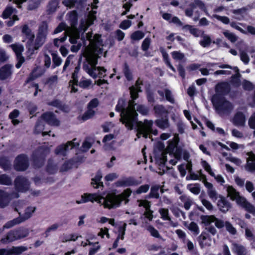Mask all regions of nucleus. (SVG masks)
<instances>
[{
  "instance_id": "nucleus-48",
  "label": "nucleus",
  "mask_w": 255,
  "mask_h": 255,
  "mask_svg": "<svg viewBox=\"0 0 255 255\" xmlns=\"http://www.w3.org/2000/svg\"><path fill=\"white\" fill-rule=\"evenodd\" d=\"M200 175L201 176V180H202V181H203L205 186L207 188L208 190H210L211 189H214L212 184L208 182L207 181L206 176H205V175H204L202 174V171H200Z\"/></svg>"
},
{
  "instance_id": "nucleus-5",
  "label": "nucleus",
  "mask_w": 255,
  "mask_h": 255,
  "mask_svg": "<svg viewBox=\"0 0 255 255\" xmlns=\"http://www.w3.org/2000/svg\"><path fill=\"white\" fill-rule=\"evenodd\" d=\"M44 121L51 126H58L59 125V121L51 113L48 112L43 114L37 121L34 130L35 132L36 133H39L42 132L43 136L46 134L50 135V133L51 132V131L49 132L43 131L44 127Z\"/></svg>"
},
{
  "instance_id": "nucleus-28",
  "label": "nucleus",
  "mask_w": 255,
  "mask_h": 255,
  "mask_svg": "<svg viewBox=\"0 0 255 255\" xmlns=\"http://www.w3.org/2000/svg\"><path fill=\"white\" fill-rule=\"evenodd\" d=\"M89 246H91L89 249V255H94L101 249V245L99 242H96L93 243L90 240H88Z\"/></svg>"
},
{
  "instance_id": "nucleus-26",
  "label": "nucleus",
  "mask_w": 255,
  "mask_h": 255,
  "mask_svg": "<svg viewBox=\"0 0 255 255\" xmlns=\"http://www.w3.org/2000/svg\"><path fill=\"white\" fill-rule=\"evenodd\" d=\"M248 158L246 165V169L248 171L253 172L255 171V155L252 153H248Z\"/></svg>"
},
{
  "instance_id": "nucleus-4",
  "label": "nucleus",
  "mask_w": 255,
  "mask_h": 255,
  "mask_svg": "<svg viewBox=\"0 0 255 255\" xmlns=\"http://www.w3.org/2000/svg\"><path fill=\"white\" fill-rule=\"evenodd\" d=\"M225 187L227 192V196L231 200L236 201L238 205L242 207L247 211L255 215V206L250 203L245 197L241 196L240 192L232 186L226 185Z\"/></svg>"
},
{
  "instance_id": "nucleus-2",
  "label": "nucleus",
  "mask_w": 255,
  "mask_h": 255,
  "mask_svg": "<svg viewBox=\"0 0 255 255\" xmlns=\"http://www.w3.org/2000/svg\"><path fill=\"white\" fill-rule=\"evenodd\" d=\"M132 191L128 188L119 195H117L115 193H109L105 197L97 194H84L81 197L80 200H77V204H81L89 201L96 202L101 205H103L105 208L112 209L119 207L121 202L124 201L125 204L128 202V198L130 196Z\"/></svg>"
},
{
  "instance_id": "nucleus-13",
  "label": "nucleus",
  "mask_w": 255,
  "mask_h": 255,
  "mask_svg": "<svg viewBox=\"0 0 255 255\" xmlns=\"http://www.w3.org/2000/svg\"><path fill=\"white\" fill-rule=\"evenodd\" d=\"M48 32V24L43 21L39 26L37 37L36 39L37 44L40 46L44 43Z\"/></svg>"
},
{
  "instance_id": "nucleus-29",
  "label": "nucleus",
  "mask_w": 255,
  "mask_h": 255,
  "mask_svg": "<svg viewBox=\"0 0 255 255\" xmlns=\"http://www.w3.org/2000/svg\"><path fill=\"white\" fill-rule=\"evenodd\" d=\"M17 240V238L15 230L10 231L7 235L6 237L5 238L2 239L1 241L3 244H7Z\"/></svg>"
},
{
  "instance_id": "nucleus-52",
  "label": "nucleus",
  "mask_w": 255,
  "mask_h": 255,
  "mask_svg": "<svg viewBox=\"0 0 255 255\" xmlns=\"http://www.w3.org/2000/svg\"><path fill=\"white\" fill-rule=\"evenodd\" d=\"M188 229L195 235H198L200 232L198 225L194 222H191L188 226Z\"/></svg>"
},
{
  "instance_id": "nucleus-45",
  "label": "nucleus",
  "mask_w": 255,
  "mask_h": 255,
  "mask_svg": "<svg viewBox=\"0 0 255 255\" xmlns=\"http://www.w3.org/2000/svg\"><path fill=\"white\" fill-rule=\"evenodd\" d=\"M159 212L161 215V218L163 220L170 221V218L169 216V211L168 209L161 208L159 210Z\"/></svg>"
},
{
  "instance_id": "nucleus-24",
  "label": "nucleus",
  "mask_w": 255,
  "mask_h": 255,
  "mask_svg": "<svg viewBox=\"0 0 255 255\" xmlns=\"http://www.w3.org/2000/svg\"><path fill=\"white\" fill-rule=\"evenodd\" d=\"M95 13V12L93 10L89 14L88 19L81 22L80 27L81 30H83L84 32L85 31L88 27L93 23L94 20L96 19Z\"/></svg>"
},
{
  "instance_id": "nucleus-64",
  "label": "nucleus",
  "mask_w": 255,
  "mask_h": 255,
  "mask_svg": "<svg viewBox=\"0 0 255 255\" xmlns=\"http://www.w3.org/2000/svg\"><path fill=\"white\" fill-rule=\"evenodd\" d=\"M248 125L251 128L255 129V112L249 119Z\"/></svg>"
},
{
  "instance_id": "nucleus-23",
  "label": "nucleus",
  "mask_w": 255,
  "mask_h": 255,
  "mask_svg": "<svg viewBox=\"0 0 255 255\" xmlns=\"http://www.w3.org/2000/svg\"><path fill=\"white\" fill-rule=\"evenodd\" d=\"M217 206L219 210L223 212H227L231 208L230 203L223 196H219Z\"/></svg>"
},
{
  "instance_id": "nucleus-59",
  "label": "nucleus",
  "mask_w": 255,
  "mask_h": 255,
  "mask_svg": "<svg viewBox=\"0 0 255 255\" xmlns=\"http://www.w3.org/2000/svg\"><path fill=\"white\" fill-rule=\"evenodd\" d=\"M186 27L189 30L190 33L196 37H198L201 35L202 32L199 29L190 25L186 26Z\"/></svg>"
},
{
  "instance_id": "nucleus-30",
  "label": "nucleus",
  "mask_w": 255,
  "mask_h": 255,
  "mask_svg": "<svg viewBox=\"0 0 255 255\" xmlns=\"http://www.w3.org/2000/svg\"><path fill=\"white\" fill-rule=\"evenodd\" d=\"M153 110L157 116L167 117L168 114L167 110L162 105H155L154 107Z\"/></svg>"
},
{
  "instance_id": "nucleus-42",
  "label": "nucleus",
  "mask_w": 255,
  "mask_h": 255,
  "mask_svg": "<svg viewBox=\"0 0 255 255\" xmlns=\"http://www.w3.org/2000/svg\"><path fill=\"white\" fill-rule=\"evenodd\" d=\"M211 43V39L209 36L207 35H202V39L200 41V44L203 47L208 46Z\"/></svg>"
},
{
  "instance_id": "nucleus-11",
  "label": "nucleus",
  "mask_w": 255,
  "mask_h": 255,
  "mask_svg": "<svg viewBox=\"0 0 255 255\" xmlns=\"http://www.w3.org/2000/svg\"><path fill=\"white\" fill-rule=\"evenodd\" d=\"M79 144V141L77 139L74 138L72 141H68L66 144H63L58 146L55 149V153L65 156L70 150L78 147Z\"/></svg>"
},
{
  "instance_id": "nucleus-56",
  "label": "nucleus",
  "mask_w": 255,
  "mask_h": 255,
  "mask_svg": "<svg viewBox=\"0 0 255 255\" xmlns=\"http://www.w3.org/2000/svg\"><path fill=\"white\" fill-rule=\"evenodd\" d=\"M43 73L44 71L42 68L37 67L32 71L31 76L32 79H34L41 76Z\"/></svg>"
},
{
  "instance_id": "nucleus-10",
  "label": "nucleus",
  "mask_w": 255,
  "mask_h": 255,
  "mask_svg": "<svg viewBox=\"0 0 255 255\" xmlns=\"http://www.w3.org/2000/svg\"><path fill=\"white\" fill-rule=\"evenodd\" d=\"M36 208L33 206L27 207L22 216L14 219L11 221L8 222L4 226V228H10L13 226L20 224L23 221L29 219L35 212Z\"/></svg>"
},
{
  "instance_id": "nucleus-1",
  "label": "nucleus",
  "mask_w": 255,
  "mask_h": 255,
  "mask_svg": "<svg viewBox=\"0 0 255 255\" xmlns=\"http://www.w3.org/2000/svg\"><path fill=\"white\" fill-rule=\"evenodd\" d=\"M86 39L90 43L86 46L83 56L86 58V61L83 63L84 70L92 78H103L106 76L107 70L104 67L97 66L98 59L103 52V46L101 39V35L95 34L92 38V33L86 34Z\"/></svg>"
},
{
  "instance_id": "nucleus-35",
  "label": "nucleus",
  "mask_w": 255,
  "mask_h": 255,
  "mask_svg": "<svg viewBox=\"0 0 255 255\" xmlns=\"http://www.w3.org/2000/svg\"><path fill=\"white\" fill-rule=\"evenodd\" d=\"M247 9L246 8H242L238 9L233 10V13L235 14L234 18L238 20L242 19L246 14Z\"/></svg>"
},
{
  "instance_id": "nucleus-50",
  "label": "nucleus",
  "mask_w": 255,
  "mask_h": 255,
  "mask_svg": "<svg viewBox=\"0 0 255 255\" xmlns=\"http://www.w3.org/2000/svg\"><path fill=\"white\" fill-rule=\"evenodd\" d=\"M144 36L143 32L140 31H136L131 35V39L133 40H139L142 39Z\"/></svg>"
},
{
  "instance_id": "nucleus-38",
  "label": "nucleus",
  "mask_w": 255,
  "mask_h": 255,
  "mask_svg": "<svg viewBox=\"0 0 255 255\" xmlns=\"http://www.w3.org/2000/svg\"><path fill=\"white\" fill-rule=\"evenodd\" d=\"M158 94L162 97H164L165 94V97L167 100L171 103L174 102V99L171 94V92L168 89H165L164 91L159 90L158 91Z\"/></svg>"
},
{
  "instance_id": "nucleus-63",
  "label": "nucleus",
  "mask_w": 255,
  "mask_h": 255,
  "mask_svg": "<svg viewBox=\"0 0 255 255\" xmlns=\"http://www.w3.org/2000/svg\"><path fill=\"white\" fill-rule=\"evenodd\" d=\"M200 198L202 204L206 207L207 209L208 210H212L213 209V206L209 201L203 198L201 196L200 197Z\"/></svg>"
},
{
  "instance_id": "nucleus-22",
  "label": "nucleus",
  "mask_w": 255,
  "mask_h": 255,
  "mask_svg": "<svg viewBox=\"0 0 255 255\" xmlns=\"http://www.w3.org/2000/svg\"><path fill=\"white\" fill-rule=\"evenodd\" d=\"M232 122L236 126L244 127L246 123L245 116L243 113L238 112L233 118Z\"/></svg>"
},
{
  "instance_id": "nucleus-46",
  "label": "nucleus",
  "mask_w": 255,
  "mask_h": 255,
  "mask_svg": "<svg viewBox=\"0 0 255 255\" xmlns=\"http://www.w3.org/2000/svg\"><path fill=\"white\" fill-rule=\"evenodd\" d=\"M207 194L210 198L213 201H216L218 198H219V196L216 190L214 188L210 190H207Z\"/></svg>"
},
{
  "instance_id": "nucleus-25",
  "label": "nucleus",
  "mask_w": 255,
  "mask_h": 255,
  "mask_svg": "<svg viewBox=\"0 0 255 255\" xmlns=\"http://www.w3.org/2000/svg\"><path fill=\"white\" fill-rule=\"evenodd\" d=\"M232 251L236 255H248V252L247 249L243 245L238 244H233Z\"/></svg>"
},
{
  "instance_id": "nucleus-51",
  "label": "nucleus",
  "mask_w": 255,
  "mask_h": 255,
  "mask_svg": "<svg viewBox=\"0 0 255 255\" xmlns=\"http://www.w3.org/2000/svg\"><path fill=\"white\" fill-rule=\"evenodd\" d=\"M11 183V180L8 176L5 174L0 176V184L8 185Z\"/></svg>"
},
{
  "instance_id": "nucleus-34",
  "label": "nucleus",
  "mask_w": 255,
  "mask_h": 255,
  "mask_svg": "<svg viewBox=\"0 0 255 255\" xmlns=\"http://www.w3.org/2000/svg\"><path fill=\"white\" fill-rule=\"evenodd\" d=\"M9 195L0 190V207H4L9 202Z\"/></svg>"
},
{
  "instance_id": "nucleus-12",
  "label": "nucleus",
  "mask_w": 255,
  "mask_h": 255,
  "mask_svg": "<svg viewBox=\"0 0 255 255\" xmlns=\"http://www.w3.org/2000/svg\"><path fill=\"white\" fill-rule=\"evenodd\" d=\"M27 250V248L24 246L12 247L8 249H0V255H20Z\"/></svg>"
},
{
  "instance_id": "nucleus-57",
  "label": "nucleus",
  "mask_w": 255,
  "mask_h": 255,
  "mask_svg": "<svg viewBox=\"0 0 255 255\" xmlns=\"http://www.w3.org/2000/svg\"><path fill=\"white\" fill-rule=\"evenodd\" d=\"M147 230L150 233V235L155 238H160V235L157 230L151 226H148L146 228Z\"/></svg>"
},
{
  "instance_id": "nucleus-9",
  "label": "nucleus",
  "mask_w": 255,
  "mask_h": 255,
  "mask_svg": "<svg viewBox=\"0 0 255 255\" xmlns=\"http://www.w3.org/2000/svg\"><path fill=\"white\" fill-rule=\"evenodd\" d=\"M152 121L145 120L143 123L141 122L137 123V137L139 138L141 135H142L144 137L147 138L150 133L156 134L157 131L156 130L153 131L152 129Z\"/></svg>"
},
{
  "instance_id": "nucleus-8",
  "label": "nucleus",
  "mask_w": 255,
  "mask_h": 255,
  "mask_svg": "<svg viewBox=\"0 0 255 255\" xmlns=\"http://www.w3.org/2000/svg\"><path fill=\"white\" fill-rule=\"evenodd\" d=\"M69 19L71 21V26L68 27L66 32L70 37L69 41L72 44H75L77 42V39L79 38V31L75 27L77 21V15L76 11H73L69 14Z\"/></svg>"
},
{
  "instance_id": "nucleus-49",
  "label": "nucleus",
  "mask_w": 255,
  "mask_h": 255,
  "mask_svg": "<svg viewBox=\"0 0 255 255\" xmlns=\"http://www.w3.org/2000/svg\"><path fill=\"white\" fill-rule=\"evenodd\" d=\"M149 189V185L145 184L140 186L134 192V194H140L141 193H146Z\"/></svg>"
},
{
  "instance_id": "nucleus-17",
  "label": "nucleus",
  "mask_w": 255,
  "mask_h": 255,
  "mask_svg": "<svg viewBox=\"0 0 255 255\" xmlns=\"http://www.w3.org/2000/svg\"><path fill=\"white\" fill-rule=\"evenodd\" d=\"M98 105L99 100L96 98L92 99L89 102L88 104V110L82 116L83 121H86L91 118L95 115V112L93 109L97 107Z\"/></svg>"
},
{
  "instance_id": "nucleus-3",
  "label": "nucleus",
  "mask_w": 255,
  "mask_h": 255,
  "mask_svg": "<svg viewBox=\"0 0 255 255\" xmlns=\"http://www.w3.org/2000/svg\"><path fill=\"white\" fill-rule=\"evenodd\" d=\"M142 84L140 79L136 81L135 86L130 88L131 98L132 100L129 102V105L127 109L124 108L125 102L123 100H120L116 106V110L121 112V121L125 124L126 127L129 129L132 128L133 122L134 117L136 116L133 105V100L138 97V93L141 92L139 85Z\"/></svg>"
},
{
  "instance_id": "nucleus-18",
  "label": "nucleus",
  "mask_w": 255,
  "mask_h": 255,
  "mask_svg": "<svg viewBox=\"0 0 255 255\" xmlns=\"http://www.w3.org/2000/svg\"><path fill=\"white\" fill-rule=\"evenodd\" d=\"M28 165L27 158L24 155L18 156L15 160L14 167L17 170H24L27 168Z\"/></svg>"
},
{
  "instance_id": "nucleus-53",
  "label": "nucleus",
  "mask_w": 255,
  "mask_h": 255,
  "mask_svg": "<svg viewBox=\"0 0 255 255\" xmlns=\"http://www.w3.org/2000/svg\"><path fill=\"white\" fill-rule=\"evenodd\" d=\"M225 226L226 230L232 235H235L237 233V230L228 221L225 222Z\"/></svg>"
},
{
  "instance_id": "nucleus-55",
  "label": "nucleus",
  "mask_w": 255,
  "mask_h": 255,
  "mask_svg": "<svg viewBox=\"0 0 255 255\" xmlns=\"http://www.w3.org/2000/svg\"><path fill=\"white\" fill-rule=\"evenodd\" d=\"M52 55L53 62L54 64V68L60 66L62 61L61 58L59 56H58L57 54L55 53H52Z\"/></svg>"
},
{
  "instance_id": "nucleus-62",
  "label": "nucleus",
  "mask_w": 255,
  "mask_h": 255,
  "mask_svg": "<svg viewBox=\"0 0 255 255\" xmlns=\"http://www.w3.org/2000/svg\"><path fill=\"white\" fill-rule=\"evenodd\" d=\"M59 227V225L58 224H54L47 228L45 232L46 237H48L50 232L56 231Z\"/></svg>"
},
{
  "instance_id": "nucleus-37",
  "label": "nucleus",
  "mask_w": 255,
  "mask_h": 255,
  "mask_svg": "<svg viewBox=\"0 0 255 255\" xmlns=\"http://www.w3.org/2000/svg\"><path fill=\"white\" fill-rule=\"evenodd\" d=\"M22 33L29 41H32L33 40L34 35L26 25L22 27Z\"/></svg>"
},
{
  "instance_id": "nucleus-6",
  "label": "nucleus",
  "mask_w": 255,
  "mask_h": 255,
  "mask_svg": "<svg viewBox=\"0 0 255 255\" xmlns=\"http://www.w3.org/2000/svg\"><path fill=\"white\" fill-rule=\"evenodd\" d=\"M178 141V136H174L173 139L169 141L167 149L155 155V158L157 163L161 166H164L165 163L167 160V154H168L169 156H172L173 154L175 153L174 151L176 149Z\"/></svg>"
},
{
  "instance_id": "nucleus-20",
  "label": "nucleus",
  "mask_w": 255,
  "mask_h": 255,
  "mask_svg": "<svg viewBox=\"0 0 255 255\" xmlns=\"http://www.w3.org/2000/svg\"><path fill=\"white\" fill-rule=\"evenodd\" d=\"M201 164L205 170L208 172L211 176L214 177L219 183L221 185H223L225 183L224 178L220 175H216L212 171L210 165L206 161H202Z\"/></svg>"
},
{
  "instance_id": "nucleus-7",
  "label": "nucleus",
  "mask_w": 255,
  "mask_h": 255,
  "mask_svg": "<svg viewBox=\"0 0 255 255\" xmlns=\"http://www.w3.org/2000/svg\"><path fill=\"white\" fill-rule=\"evenodd\" d=\"M212 101L216 110L220 115L228 114L233 109L232 105L219 94L214 95Z\"/></svg>"
},
{
  "instance_id": "nucleus-14",
  "label": "nucleus",
  "mask_w": 255,
  "mask_h": 255,
  "mask_svg": "<svg viewBox=\"0 0 255 255\" xmlns=\"http://www.w3.org/2000/svg\"><path fill=\"white\" fill-rule=\"evenodd\" d=\"M198 8L206 12V14L208 15L205 4L199 0H195L194 2L190 5V8H187L185 10L186 15L188 16H191L194 12H197V9Z\"/></svg>"
},
{
  "instance_id": "nucleus-21",
  "label": "nucleus",
  "mask_w": 255,
  "mask_h": 255,
  "mask_svg": "<svg viewBox=\"0 0 255 255\" xmlns=\"http://www.w3.org/2000/svg\"><path fill=\"white\" fill-rule=\"evenodd\" d=\"M199 243L202 248L211 246V238L206 233H202L199 237Z\"/></svg>"
},
{
  "instance_id": "nucleus-61",
  "label": "nucleus",
  "mask_w": 255,
  "mask_h": 255,
  "mask_svg": "<svg viewBox=\"0 0 255 255\" xmlns=\"http://www.w3.org/2000/svg\"><path fill=\"white\" fill-rule=\"evenodd\" d=\"M138 205L139 207H143L146 210L149 209L150 208V203L146 200H137Z\"/></svg>"
},
{
  "instance_id": "nucleus-44",
  "label": "nucleus",
  "mask_w": 255,
  "mask_h": 255,
  "mask_svg": "<svg viewBox=\"0 0 255 255\" xmlns=\"http://www.w3.org/2000/svg\"><path fill=\"white\" fill-rule=\"evenodd\" d=\"M19 114V111L17 110H14L9 115V118L11 120V122L14 125H17L19 122L18 120L15 119Z\"/></svg>"
},
{
  "instance_id": "nucleus-41",
  "label": "nucleus",
  "mask_w": 255,
  "mask_h": 255,
  "mask_svg": "<svg viewBox=\"0 0 255 255\" xmlns=\"http://www.w3.org/2000/svg\"><path fill=\"white\" fill-rule=\"evenodd\" d=\"M17 240L25 238L29 234V230L27 229H21L16 230Z\"/></svg>"
},
{
  "instance_id": "nucleus-16",
  "label": "nucleus",
  "mask_w": 255,
  "mask_h": 255,
  "mask_svg": "<svg viewBox=\"0 0 255 255\" xmlns=\"http://www.w3.org/2000/svg\"><path fill=\"white\" fill-rule=\"evenodd\" d=\"M203 223L209 225L212 223H215L216 227L219 229L225 226V222L216 218L214 216H202L201 217Z\"/></svg>"
},
{
  "instance_id": "nucleus-54",
  "label": "nucleus",
  "mask_w": 255,
  "mask_h": 255,
  "mask_svg": "<svg viewBox=\"0 0 255 255\" xmlns=\"http://www.w3.org/2000/svg\"><path fill=\"white\" fill-rule=\"evenodd\" d=\"M159 187L154 186L151 187L150 192L149 193V197L151 198H158L159 194L158 193Z\"/></svg>"
},
{
  "instance_id": "nucleus-33",
  "label": "nucleus",
  "mask_w": 255,
  "mask_h": 255,
  "mask_svg": "<svg viewBox=\"0 0 255 255\" xmlns=\"http://www.w3.org/2000/svg\"><path fill=\"white\" fill-rule=\"evenodd\" d=\"M117 184L119 186H129L136 185V182L132 178H128L121 181H119Z\"/></svg>"
},
{
  "instance_id": "nucleus-19",
  "label": "nucleus",
  "mask_w": 255,
  "mask_h": 255,
  "mask_svg": "<svg viewBox=\"0 0 255 255\" xmlns=\"http://www.w3.org/2000/svg\"><path fill=\"white\" fill-rule=\"evenodd\" d=\"M29 182L22 177H18L15 180V186L16 190L20 192H25L29 188Z\"/></svg>"
},
{
  "instance_id": "nucleus-40",
  "label": "nucleus",
  "mask_w": 255,
  "mask_h": 255,
  "mask_svg": "<svg viewBox=\"0 0 255 255\" xmlns=\"http://www.w3.org/2000/svg\"><path fill=\"white\" fill-rule=\"evenodd\" d=\"M187 189L192 193L198 195L200 192V187L199 184H190L187 186Z\"/></svg>"
},
{
  "instance_id": "nucleus-47",
  "label": "nucleus",
  "mask_w": 255,
  "mask_h": 255,
  "mask_svg": "<svg viewBox=\"0 0 255 255\" xmlns=\"http://www.w3.org/2000/svg\"><path fill=\"white\" fill-rule=\"evenodd\" d=\"M92 83L91 80L82 78L79 83V86L83 88H88Z\"/></svg>"
},
{
  "instance_id": "nucleus-58",
  "label": "nucleus",
  "mask_w": 255,
  "mask_h": 255,
  "mask_svg": "<svg viewBox=\"0 0 255 255\" xmlns=\"http://www.w3.org/2000/svg\"><path fill=\"white\" fill-rule=\"evenodd\" d=\"M224 35L232 42H235L237 40V36L233 33L228 31H225L223 32Z\"/></svg>"
},
{
  "instance_id": "nucleus-15",
  "label": "nucleus",
  "mask_w": 255,
  "mask_h": 255,
  "mask_svg": "<svg viewBox=\"0 0 255 255\" xmlns=\"http://www.w3.org/2000/svg\"><path fill=\"white\" fill-rule=\"evenodd\" d=\"M9 46L12 48L17 56L18 62L16 64V67L17 68H19L21 66V64L24 61V57L21 56V52L24 50L23 46L19 43L11 44Z\"/></svg>"
},
{
  "instance_id": "nucleus-60",
  "label": "nucleus",
  "mask_w": 255,
  "mask_h": 255,
  "mask_svg": "<svg viewBox=\"0 0 255 255\" xmlns=\"http://www.w3.org/2000/svg\"><path fill=\"white\" fill-rule=\"evenodd\" d=\"M138 205L139 207H143L146 210L149 209L150 208V203L146 200H137Z\"/></svg>"
},
{
  "instance_id": "nucleus-27",
  "label": "nucleus",
  "mask_w": 255,
  "mask_h": 255,
  "mask_svg": "<svg viewBox=\"0 0 255 255\" xmlns=\"http://www.w3.org/2000/svg\"><path fill=\"white\" fill-rule=\"evenodd\" d=\"M11 66L8 65H4L0 69V79H7L11 76Z\"/></svg>"
},
{
  "instance_id": "nucleus-39",
  "label": "nucleus",
  "mask_w": 255,
  "mask_h": 255,
  "mask_svg": "<svg viewBox=\"0 0 255 255\" xmlns=\"http://www.w3.org/2000/svg\"><path fill=\"white\" fill-rule=\"evenodd\" d=\"M164 119H157L155 121L156 125L161 128L165 129L169 127L168 120L166 117Z\"/></svg>"
},
{
  "instance_id": "nucleus-31",
  "label": "nucleus",
  "mask_w": 255,
  "mask_h": 255,
  "mask_svg": "<svg viewBox=\"0 0 255 255\" xmlns=\"http://www.w3.org/2000/svg\"><path fill=\"white\" fill-rule=\"evenodd\" d=\"M133 106L135 110V113H136V116L134 117V119L133 122V124L136 121V117L137 116V114L136 113V111L138 112L139 113L143 115H145L147 114L148 112V110L147 108H146L145 106L138 105H136V104H134V102L133 101Z\"/></svg>"
},
{
  "instance_id": "nucleus-32",
  "label": "nucleus",
  "mask_w": 255,
  "mask_h": 255,
  "mask_svg": "<svg viewBox=\"0 0 255 255\" xmlns=\"http://www.w3.org/2000/svg\"><path fill=\"white\" fill-rule=\"evenodd\" d=\"M102 175L101 172H98L95 177L92 179L91 184L95 188H98L103 186V182L101 181Z\"/></svg>"
},
{
  "instance_id": "nucleus-43",
  "label": "nucleus",
  "mask_w": 255,
  "mask_h": 255,
  "mask_svg": "<svg viewBox=\"0 0 255 255\" xmlns=\"http://www.w3.org/2000/svg\"><path fill=\"white\" fill-rule=\"evenodd\" d=\"M241 60L246 64H248L250 58L247 52L241 48H239Z\"/></svg>"
},
{
  "instance_id": "nucleus-36",
  "label": "nucleus",
  "mask_w": 255,
  "mask_h": 255,
  "mask_svg": "<svg viewBox=\"0 0 255 255\" xmlns=\"http://www.w3.org/2000/svg\"><path fill=\"white\" fill-rule=\"evenodd\" d=\"M60 0H51L47 6V12L52 13L57 9Z\"/></svg>"
}]
</instances>
